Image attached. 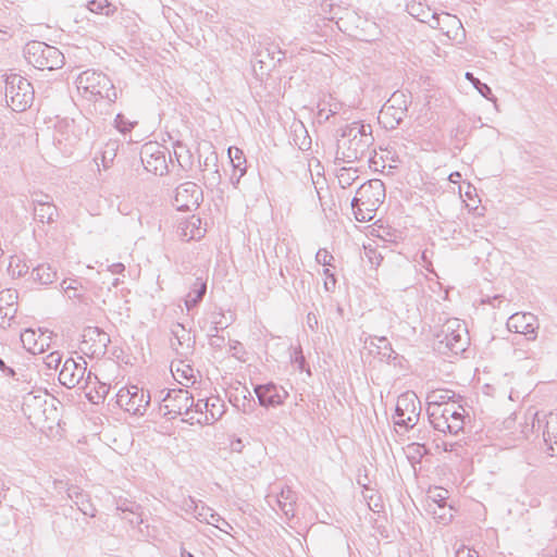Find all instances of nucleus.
I'll return each mask as SVG.
<instances>
[{
  "label": "nucleus",
  "instance_id": "obj_37",
  "mask_svg": "<svg viewBox=\"0 0 557 557\" xmlns=\"http://www.w3.org/2000/svg\"><path fill=\"white\" fill-rule=\"evenodd\" d=\"M290 360L294 364L297 366V369L301 372L306 371L308 374L310 373V368L306 361L302 349L300 346L294 349V352L290 356Z\"/></svg>",
  "mask_w": 557,
  "mask_h": 557
},
{
  "label": "nucleus",
  "instance_id": "obj_30",
  "mask_svg": "<svg viewBox=\"0 0 557 557\" xmlns=\"http://www.w3.org/2000/svg\"><path fill=\"white\" fill-rule=\"evenodd\" d=\"M34 215L41 223H52L58 216V208L53 203L34 207Z\"/></svg>",
  "mask_w": 557,
  "mask_h": 557
},
{
  "label": "nucleus",
  "instance_id": "obj_21",
  "mask_svg": "<svg viewBox=\"0 0 557 557\" xmlns=\"http://www.w3.org/2000/svg\"><path fill=\"white\" fill-rule=\"evenodd\" d=\"M67 497L74 503L77 509L85 516L96 517L97 509L92 505L90 497L78 486L67 488Z\"/></svg>",
  "mask_w": 557,
  "mask_h": 557
},
{
  "label": "nucleus",
  "instance_id": "obj_49",
  "mask_svg": "<svg viewBox=\"0 0 557 557\" xmlns=\"http://www.w3.org/2000/svg\"><path fill=\"white\" fill-rule=\"evenodd\" d=\"M333 259V256L326 249H319L315 255L317 262L323 265H331Z\"/></svg>",
  "mask_w": 557,
  "mask_h": 557
},
{
  "label": "nucleus",
  "instance_id": "obj_17",
  "mask_svg": "<svg viewBox=\"0 0 557 557\" xmlns=\"http://www.w3.org/2000/svg\"><path fill=\"white\" fill-rule=\"evenodd\" d=\"M193 410L197 413H205L203 423L209 424L219 420L224 413V404L219 397H209L207 399H199L194 401ZM198 423H202L200 419Z\"/></svg>",
  "mask_w": 557,
  "mask_h": 557
},
{
  "label": "nucleus",
  "instance_id": "obj_47",
  "mask_svg": "<svg viewBox=\"0 0 557 557\" xmlns=\"http://www.w3.org/2000/svg\"><path fill=\"white\" fill-rule=\"evenodd\" d=\"M382 203L380 202H376V201H371V200H364V199H360L358 200V206H363L364 210H369L368 212L370 213V215H372V219L375 216V212L377 210V208L381 206ZM356 205H351V207H356Z\"/></svg>",
  "mask_w": 557,
  "mask_h": 557
},
{
  "label": "nucleus",
  "instance_id": "obj_26",
  "mask_svg": "<svg viewBox=\"0 0 557 557\" xmlns=\"http://www.w3.org/2000/svg\"><path fill=\"white\" fill-rule=\"evenodd\" d=\"M227 152L231 163L234 168L232 183L233 185H237L239 183L240 177L244 176L246 173V158L244 156L243 150L237 147H230Z\"/></svg>",
  "mask_w": 557,
  "mask_h": 557
},
{
  "label": "nucleus",
  "instance_id": "obj_6",
  "mask_svg": "<svg viewBox=\"0 0 557 557\" xmlns=\"http://www.w3.org/2000/svg\"><path fill=\"white\" fill-rule=\"evenodd\" d=\"M421 403L414 392L401 394L396 403L394 424L405 432L412 430L419 421Z\"/></svg>",
  "mask_w": 557,
  "mask_h": 557
},
{
  "label": "nucleus",
  "instance_id": "obj_9",
  "mask_svg": "<svg viewBox=\"0 0 557 557\" xmlns=\"http://www.w3.org/2000/svg\"><path fill=\"white\" fill-rule=\"evenodd\" d=\"M166 154L171 157L166 148L150 143L143 147L140 158L148 172L156 175H164L169 172ZM170 162H173L172 158H170Z\"/></svg>",
  "mask_w": 557,
  "mask_h": 557
},
{
  "label": "nucleus",
  "instance_id": "obj_15",
  "mask_svg": "<svg viewBox=\"0 0 557 557\" xmlns=\"http://www.w3.org/2000/svg\"><path fill=\"white\" fill-rule=\"evenodd\" d=\"M507 329L510 332L524 334L528 339H535L537 335V318L530 312H516L507 320Z\"/></svg>",
  "mask_w": 557,
  "mask_h": 557
},
{
  "label": "nucleus",
  "instance_id": "obj_12",
  "mask_svg": "<svg viewBox=\"0 0 557 557\" xmlns=\"http://www.w3.org/2000/svg\"><path fill=\"white\" fill-rule=\"evenodd\" d=\"M203 200L201 188L194 182H186L176 187L173 205L180 211L196 210Z\"/></svg>",
  "mask_w": 557,
  "mask_h": 557
},
{
  "label": "nucleus",
  "instance_id": "obj_54",
  "mask_svg": "<svg viewBox=\"0 0 557 557\" xmlns=\"http://www.w3.org/2000/svg\"><path fill=\"white\" fill-rule=\"evenodd\" d=\"M376 338H377V341L380 343V345H377V348L379 349H384V350H389L388 357H391V355L394 354V350H393L392 345L388 342V339L385 336L376 337ZM383 355L387 356L386 352H384Z\"/></svg>",
  "mask_w": 557,
  "mask_h": 557
},
{
  "label": "nucleus",
  "instance_id": "obj_2",
  "mask_svg": "<svg viewBox=\"0 0 557 557\" xmlns=\"http://www.w3.org/2000/svg\"><path fill=\"white\" fill-rule=\"evenodd\" d=\"M76 84L78 90H83L85 97L89 100L107 99L109 102H114L117 99L116 88L102 72L84 71L77 76Z\"/></svg>",
  "mask_w": 557,
  "mask_h": 557
},
{
  "label": "nucleus",
  "instance_id": "obj_42",
  "mask_svg": "<svg viewBox=\"0 0 557 557\" xmlns=\"http://www.w3.org/2000/svg\"><path fill=\"white\" fill-rule=\"evenodd\" d=\"M172 334L173 336L176 338L178 345H184V343L186 342H189L190 341V336H189V333L186 331V329L184 327L183 324L181 323H177L173 329H172Z\"/></svg>",
  "mask_w": 557,
  "mask_h": 557
},
{
  "label": "nucleus",
  "instance_id": "obj_39",
  "mask_svg": "<svg viewBox=\"0 0 557 557\" xmlns=\"http://www.w3.org/2000/svg\"><path fill=\"white\" fill-rule=\"evenodd\" d=\"M207 511H210V519L206 517L205 521L219 528L221 531L228 533L226 528L232 529L231 524L225 519H223L219 513L214 512L212 509H207Z\"/></svg>",
  "mask_w": 557,
  "mask_h": 557
},
{
  "label": "nucleus",
  "instance_id": "obj_57",
  "mask_svg": "<svg viewBox=\"0 0 557 557\" xmlns=\"http://www.w3.org/2000/svg\"><path fill=\"white\" fill-rule=\"evenodd\" d=\"M409 448H411L420 457H423L425 454L429 453V448L424 444L413 443L409 446Z\"/></svg>",
  "mask_w": 557,
  "mask_h": 557
},
{
  "label": "nucleus",
  "instance_id": "obj_32",
  "mask_svg": "<svg viewBox=\"0 0 557 557\" xmlns=\"http://www.w3.org/2000/svg\"><path fill=\"white\" fill-rule=\"evenodd\" d=\"M466 78L473 85V87L479 91V94L487 100L496 102V98L494 97L491 87L482 83L478 77H475L472 73L467 72Z\"/></svg>",
  "mask_w": 557,
  "mask_h": 557
},
{
  "label": "nucleus",
  "instance_id": "obj_48",
  "mask_svg": "<svg viewBox=\"0 0 557 557\" xmlns=\"http://www.w3.org/2000/svg\"><path fill=\"white\" fill-rule=\"evenodd\" d=\"M382 203L380 202H376V201H371V200H364V199H360L358 200V206H363L364 210H369L368 212L370 213V215H372V219L375 216V212L377 210V208L381 206ZM356 205H351V207H356Z\"/></svg>",
  "mask_w": 557,
  "mask_h": 557
},
{
  "label": "nucleus",
  "instance_id": "obj_41",
  "mask_svg": "<svg viewBox=\"0 0 557 557\" xmlns=\"http://www.w3.org/2000/svg\"><path fill=\"white\" fill-rule=\"evenodd\" d=\"M115 127L122 134H126L133 129L136 122H132L126 119L122 113H119L114 120Z\"/></svg>",
  "mask_w": 557,
  "mask_h": 557
},
{
  "label": "nucleus",
  "instance_id": "obj_63",
  "mask_svg": "<svg viewBox=\"0 0 557 557\" xmlns=\"http://www.w3.org/2000/svg\"><path fill=\"white\" fill-rule=\"evenodd\" d=\"M193 368L190 366H185L184 369H182V376L188 381L193 380L191 382H195V377L193 374Z\"/></svg>",
  "mask_w": 557,
  "mask_h": 557
},
{
  "label": "nucleus",
  "instance_id": "obj_56",
  "mask_svg": "<svg viewBox=\"0 0 557 557\" xmlns=\"http://www.w3.org/2000/svg\"><path fill=\"white\" fill-rule=\"evenodd\" d=\"M128 515L131 517L125 516L123 518L127 519L131 525L138 527V525H140L144 522V520L141 518L140 510H138L137 513H128Z\"/></svg>",
  "mask_w": 557,
  "mask_h": 557
},
{
  "label": "nucleus",
  "instance_id": "obj_51",
  "mask_svg": "<svg viewBox=\"0 0 557 557\" xmlns=\"http://www.w3.org/2000/svg\"><path fill=\"white\" fill-rule=\"evenodd\" d=\"M324 274L326 275V281L324 282V287L326 290H333L335 288L336 278L334 273L331 272L329 268L324 270Z\"/></svg>",
  "mask_w": 557,
  "mask_h": 557
},
{
  "label": "nucleus",
  "instance_id": "obj_52",
  "mask_svg": "<svg viewBox=\"0 0 557 557\" xmlns=\"http://www.w3.org/2000/svg\"><path fill=\"white\" fill-rule=\"evenodd\" d=\"M444 494H447V491L444 490V491H441L440 493H437L436 495L432 496V499L433 502L437 505V507L440 509H445L446 507V499H447V496L444 495Z\"/></svg>",
  "mask_w": 557,
  "mask_h": 557
},
{
  "label": "nucleus",
  "instance_id": "obj_19",
  "mask_svg": "<svg viewBox=\"0 0 557 557\" xmlns=\"http://www.w3.org/2000/svg\"><path fill=\"white\" fill-rule=\"evenodd\" d=\"M407 12L422 23H429L432 28H440V15L431 12L429 5L420 0H411L406 5Z\"/></svg>",
  "mask_w": 557,
  "mask_h": 557
},
{
  "label": "nucleus",
  "instance_id": "obj_11",
  "mask_svg": "<svg viewBox=\"0 0 557 557\" xmlns=\"http://www.w3.org/2000/svg\"><path fill=\"white\" fill-rule=\"evenodd\" d=\"M111 343L109 334L98 326H87L82 334L81 350L86 355L102 356Z\"/></svg>",
  "mask_w": 557,
  "mask_h": 557
},
{
  "label": "nucleus",
  "instance_id": "obj_10",
  "mask_svg": "<svg viewBox=\"0 0 557 557\" xmlns=\"http://www.w3.org/2000/svg\"><path fill=\"white\" fill-rule=\"evenodd\" d=\"M411 103V96H407L403 91H395L391 98L386 101L381 110V114L384 119L391 117L387 122L391 128L398 126L403 120L407 116L408 107Z\"/></svg>",
  "mask_w": 557,
  "mask_h": 557
},
{
  "label": "nucleus",
  "instance_id": "obj_35",
  "mask_svg": "<svg viewBox=\"0 0 557 557\" xmlns=\"http://www.w3.org/2000/svg\"><path fill=\"white\" fill-rule=\"evenodd\" d=\"M117 148V141H109L106 144L101 152V162L104 169L111 166L114 158L116 157Z\"/></svg>",
  "mask_w": 557,
  "mask_h": 557
},
{
  "label": "nucleus",
  "instance_id": "obj_38",
  "mask_svg": "<svg viewBox=\"0 0 557 557\" xmlns=\"http://www.w3.org/2000/svg\"><path fill=\"white\" fill-rule=\"evenodd\" d=\"M363 498L367 502L369 508L373 511H379L380 508H382V502L381 497L373 493V491L369 487H364V491L362 492Z\"/></svg>",
  "mask_w": 557,
  "mask_h": 557
},
{
  "label": "nucleus",
  "instance_id": "obj_4",
  "mask_svg": "<svg viewBox=\"0 0 557 557\" xmlns=\"http://www.w3.org/2000/svg\"><path fill=\"white\" fill-rule=\"evenodd\" d=\"M35 90L28 79L20 74L5 76V98L8 106L16 112H23L34 101Z\"/></svg>",
  "mask_w": 557,
  "mask_h": 557
},
{
  "label": "nucleus",
  "instance_id": "obj_43",
  "mask_svg": "<svg viewBox=\"0 0 557 557\" xmlns=\"http://www.w3.org/2000/svg\"><path fill=\"white\" fill-rule=\"evenodd\" d=\"M62 361V355L59 351H52L45 358V364L49 369L57 370Z\"/></svg>",
  "mask_w": 557,
  "mask_h": 557
},
{
  "label": "nucleus",
  "instance_id": "obj_50",
  "mask_svg": "<svg viewBox=\"0 0 557 557\" xmlns=\"http://www.w3.org/2000/svg\"><path fill=\"white\" fill-rule=\"evenodd\" d=\"M224 337L220 336L219 334H209V345L212 348L221 349L224 345Z\"/></svg>",
  "mask_w": 557,
  "mask_h": 557
},
{
  "label": "nucleus",
  "instance_id": "obj_31",
  "mask_svg": "<svg viewBox=\"0 0 557 557\" xmlns=\"http://www.w3.org/2000/svg\"><path fill=\"white\" fill-rule=\"evenodd\" d=\"M358 170L356 168H341L336 173V178L341 188L350 187L358 178Z\"/></svg>",
  "mask_w": 557,
  "mask_h": 557
},
{
  "label": "nucleus",
  "instance_id": "obj_24",
  "mask_svg": "<svg viewBox=\"0 0 557 557\" xmlns=\"http://www.w3.org/2000/svg\"><path fill=\"white\" fill-rule=\"evenodd\" d=\"M296 500V493L289 486L283 487L281 492L275 496V502L278 508L284 512L286 517L295 516Z\"/></svg>",
  "mask_w": 557,
  "mask_h": 557
},
{
  "label": "nucleus",
  "instance_id": "obj_33",
  "mask_svg": "<svg viewBox=\"0 0 557 557\" xmlns=\"http://www.w3.org/2000/svg\"><path fill=\"white\" fill-rule=\"evenodd\" d=\"M318 115L320 117H324L325 121L330 119V116H333L338 113V111L342 109V103L338 101H322L318 104Z\"/></svg>",
  "mask_w": 557,
  "mask_h": 557
},
{
  "label": "nucleus",
  "instance_id": "obj_36",
  "mask_svg": "<svg viewBox=\"0 0 557 557\" xmlns=\"http://www.w3.org/2000/svg\"><path fill=\"white\" fill-rule=\"evenodd\" d=\"M115 505L116 510L121 511L122 513H137V511L141 509L140 505L122 497L115 500Z\"/></svg>",
  "mask_w": 557,
  "mask_h": 557
},
{
  "label": "nucleus",
  "instance_id": "obj_40",
  "mask_svg": "<svg viewBox=\"0 0 557 557\" xmlns=\"http://www.w3.org/2000/svg\"><path fill=\"white\" fill-rule=\"evenodd\" d=\"M77 285L78 282L76 280H70V282H67V280H63V282L61 283V287L64 290V294L70 299L81 298L82 295L78 293Z\"/></svg>",
  "mask_w": 557,
  "mask_h": 557
},
{
  "label": "nucleus",
  "instance_id": "obj_18",
  "mask_svg": "<svg viewBox=\"0 0 557 557\" xmlns=\"http://www.w3.org/2000/svg\"><path fill=\"white\" fill-rule=\"evenodd\" d=\"M371 200L383 203L385 199V185L379 180H370L363 183L356 191L355 197L351 199L350 205L358 203V200Z\"/></svg>",
  "mask_w": 557,
  "mask_h": 557
},
{
  "label": "nucleus",
  "instance_id": "obj_14",
  "mask_svg": "<svg viewBox=\"0 0 557 557\" xmlns=\"http://www.w3.org/2000/svg\"><path fill=\"white\" fill-rule=\"evenodd\" d=\"M253 392L258 398L259 405L264 408L281 406L288 397L286 389L273 382L257 384Z\"/></svg>",
  "mask_w": 557,
  "mask_h": 557
},
{
  "label": "nucleus",
  "instance_id": "obj_1",
  "mask_svg": "<svg viewBox=\"0 0 557 557\" xmlns=\"http://www.w3.org/2000/svg\"><path fill=\"white\" fill-rule=\"evenodd\" d=\"M335 163H351L362 160L370 152L374 143L370 124L354 122L338 129Z\"/></svg>",
  "mask_w": 557,
  "mask_h": 557
},
{
  "label": "nucleus",
  "instance_id": "obj_8",
  "mask_svg": "<svg viewBox=\"0 0 557 557\" xmlns=\"http://www.w3.org/2000/svg\"><path fill=\"white\" fill-rule=\"evenodd\" d=\"M116 403L125 411L143 416L150 404V394L136 385L123 387L116 394Z\"/></svg>",
  "mask_w": 557,
  "mask_h": 557
},
{
  "label": "nucleus",
  "instance_id": "obj_45",
  "mask_svg": "<svg viewBox=\"0 0 557 557\" xmlns=\"http://www.w3.org/2000/svg\"><path fill=\"white\" fill-rule=\"evenodd\" d=\"M351 209L354 211L355 219L358 222H369L372 220V215L368 212L369 210H364L363 206L357 205L356 207H351Z\"/></svg>",
  "mask_w": 557,
  "mask_h": 557
},
{
  "label": "nucleus",
  "instance_id": "obj_16",
  "mask_svg": "<svg viewBox=\"0 0 557 557\" xmlns=\"http://www.w3.org/2000/svg\"><path fill=\"white\" fill-rule=\"evenodd\" d=\"M285 58L278 45L274 42L261 44L255 52V61L260 64V69L272 70Z\"/></svg>",
  "mask_w": 557,
  "mask_h": 557
},
{
  "label": "nucleus",
  "instance_id": "obj_20",
  "mask_svg": "<svg viewBox=\"0 0 557 557\" xmlns=\"http://www.w3.org/2000/svg\"><path fill=\"white\" fill-rule=\"evenodd\" d=\"M462 405L458 401L453 404H447L442 408H435L432 412L428 413L429 421L433 425L436 431H443L445 428H449V423H447L451 417L460 409Z\"/></svg>",
  "mask_w": 557,
  "mask_h": 557
},
{
  "label": "nucleus",
  "instance_id": "obj_22",
  "mask_svg": "<svg viewBox=\"0 0 557 557\" xmlns=\"http://www.w3.org/2000/svg\"><path fill=\"white\" fill-rule=\"evenodd\" d=\"M456 397L461 398L459 395H457L455 392L450 389L431 391L426 395V412L430 413L433 411V409L435 410V408H442L444 406H447V404L456 403Z\"/></svg>",
  "mask_w": 557,
  "mask_h": 557
},
{
  "label": "nucleus",
  "instance_id": "obj_44",
  "mask_svg": "<svg viewBox=\"0 0 557 557\" xmlns=\"http://www.w3.org/2000/svg\"><path fill=\"white\" fill-rule=\"evenodd\" d=\"M32 201L35 207L52 205V198L48 194L44 193H34L32 195Z\"/></svg>",
  "mask_w": 557,
  "mask_h": 557
},
{
  "label": "nucleus",
  "instance_id": "obj_62",
  "mask_svg": "<svg viewBox=\"0 0 557 557\" xmlns=\"http://www.w3.org/2000/svg\"><path fill=\"white\" fill-rule=\"evenodd\" d=\"M108 270L113 274H121L125 270V265L121 262L112 263L108 267Z\"/></svg>",
  "mask_w": 557,
  "mask_h": 557
},
{
  "label": "nucleus",
  "instance_id": "obj_28",
  "mask_svg": "<svg viewBox=\"0 0 557 557\" xmlns=\"http://www.w3.org/2000/svg\"><path fill=\"white\" fill-rule=\"evenodd\" d=\"M21 342L23 347L33 355L41 354L45 351L44 342H38L36 332L32 329H26L21 333Z\"/></svg>",
  "mask_w": 557,
  "mask_h": 557
},
{
  "label": "nucleus",
  "instance_id": "obj_29",
  "mask_svg": "<svg viewBox=\"0 0 557 557\" xmlns=\"http://www.w3.org/2000/svg\"><path fill=\"white\" fill-rule=\"evenodd\" d=\"M466 418H469V414L461 406L460 409L447 422L449 423V428H445V430H443L442 432L457 435L459 432L463 431Z\"/></svg>",
  "mask_w": 557,
  "mask_h": 557
},
{
  "label": "nucleus",
  "instance_id": "obj_64",
  "mask_svg": "<svg viewBox=\"0 0 557 557\" xmlns=\"http://www.w3.org/2000/svg\"><path fill=\"white\" fill-rule=\"evenodd\" d=\"M0 371H2L8 376L15 375V371L12 368L8 367L1 358H0Z\"/></svg>",
  "mask_w": 557,
  "mask_h": 557
},
{
  "label": "nucleus",
  "instance_id": "obj_60",
  "mask_svg": "<svg viewBox=\"0 0 557 557\" xmlns=\"http://www.w3.org/2000/svg\"><path fill=\"white\" fill-rule=\"evenodd\" d=\"M92 379L98 381V377L96 374H94L90 371L89 372L86 371L85 379H84L83 383L78 386L83 389L87 388L88 385L91 383Z\"/></svg>",
  "mask_w": 557,
  "mask_h": 557
},
{
  "label": "nucleus",
  "instance_id": "obj_53",
  "mask_svg": "<svg viewBox=\"0 0 557 557\" xmlns=\"http://www.w3.org/2000/svg\"><path fill=\"white\" fill-rule=\"evenodd\" d=\"M10 269L12 270V274L16 276H23L28 271V267L25 263L18 262L15 267H13L12 262L10 263Z\"/></svg>",
  "mask_w": 557,
  "mask_h": 557
},
{
  "label": "nucleus",
  "instance_id": "obj_23",
  "mask_svg": "<svg viewBox=\"0 0 557 557\" xmlns=\"http://www.w3.org/2000/svg\"><path fill=\"white\" fill-rule=\"evenodd\" d=\"M543 436L548 454L555 456L557 454V413L548 414Z\"/></svg>",
  "mask_w": 557,
  "mask_h": 557
},
{
  "label": "nucleus",
  "instance_id": "obj_25",
  "mask_svg": "<svg viewBox=\"0 0 557 557\" xmlns=\"http://www.w3.org/2000/svg\"><path fill=\"white\" fill-rule=\"evenodd\" d=\"M207 293V282L202 277H197L190 286V290L185 298L187 310L197 307Z\"/></svg>",
  "mask_w": 557,
  "mask_h": 557
},
{
  "label": "nucleus",
  "instance_id": "obj_27",
  "mask_svg": "<svg viewBox=\"0 0 557 557\" xmlns=\"http://www.w3.org/2000/svg\"><path fill=\"white\" fill-rule=\"evenodd\" d=\"M32 276L34 281L48 285L57 280V271L49 263L38 264L33 269Z\"/></svg>",
  "mask_w": 557,
  "mask_h": 557
},
{
  "label": "nucleus",
  "instance_id": "obj_55",
  "mask_svg": "<svg viewBox=\"0 0 557 557\" xmlns=\"http://www.w3.org/2000/svg\"><path fill=\"white\" fill-rule=\"evenodd\" d=\"M245 444L240 437H234L231 440L230 448L234 453H242Z\"/></svg>",
  "mask_w": 557,
  "mask_h": 557
},
{
  "label": "nucleus",
  "instance_id": "obj_59",
  "mask_svg": "<svg viewBox=\"0 0 557 557\" xmlns=\"http://www.w3.org/2000/svg\"><path fill=\"white\" fill-rule=\"evenodd\" d=\"M307 325L311 331H315L318 327V319L314 313L309 312L307 314Z\"/></svg>",
  "mask_w": 557,
  "mask_h": 557
},
{
  "label": "nucleus",
  "instance_id": "obj_13",
  "mask_svg": "<svg viewBox=\"0 0 557 557\" xmlns=\"http://www.w3.org/2000/svg\"><path fill=\"white\" fill-rule=\"evenodd\" d=\"M87 362L83 357L77 360L67 358L59 373V382L66 388L81 385L85 379Z\"/></svg>",
  "mask_w": 557,
  "mask_h": 557
},
{
  "label": "nucleus",
  "instance_id": "obj_46",
  "mask_svg": "<svg viewBox=\"0 0 557 557\" xmlns=\"http://www.w3.org/2000/svg\"><path fill=\"white\" fill-rule=\"evenodd\" d=\"M230 351H231L232 356L235 357L236 359H238L240 361H245L243 356L246 354V351L240 342L232 341L230 344Z\"/></svg>",
  "mask_w": 557,
  "mask_h": 557
},
{
  "label": "nucleus",
  "instance_id": "obj_5",
  "mask_svg": "<svg viewBox=\"0 0 557 557\" xmlns=\"http://www.w3.org/2000/svg\"><path fill=\"white\" fill-rule=\"evenodd\" d=\"M438 350L447 349L451 354L463 352L469 345L468 331L458 319L447 320L436 333Z\"/></svg>",
  "mask_w": 557,
  "mask_h": 557
},
{
  "label": "nucleus",
  "instance_id": "obj_34",
  "mask_svg": "<svg viewBox=\"0 0 557 557\" xmlns=\"http://www.w3.org/2000/svg\"><path fill=\"white\" fill-rule=\"evenodd\" d=\"M87 8L92 13L104 14L107 16L113 14L115 10L108 0H90Z\"/></svg>",
  "mask_w": 557,
  "mask_h": 557
},
{
  "label": "nucleus",
  "instance_id": "obj_58",
  "mask_svg": "<svg viewBox=\"0 0 557 557\" xmlns=\"http://www.w3.org/2000/svg\"><path fill=\"white\" fill-rule=\"evenodd\" d=\"M218 157L214 152H211L209 157H207L203 161V163L200 164L202 171H206L210 164L212 163L213 166L216 165Z\"/></svg>",
  "mask_w": 557,
  "mask_h": 557
},
{
  "label": "nucleus",
  "instance_id": "obj_61",
  "mask_svg": "<svg viewBox=\"0 0 557 557\" xmlns=\"http://www.w3.org/2000/svg\"><path fill=\"white\" fill-rule=\"evenodd\" d=\"M224 318H225L224 313L220 312L218 314V319H214L212 321V324L219 326L220 330L226 329L230 325V323L228 322H223Z\"/></svg>",
  "mask_w": 557,
  "mask_h": 557
},
{
  "label": "nucleus",
  "instance_id": "obj_7",
  "mask_svg": "<svg viewBox=\"0 0 557 557\" xmlns=\"http://www.w3.org/2000/svg\"><path fill=\"white\" fill-rule=\"evenodd\" d=\"M194 397L184 388L170 389L159 405L160 413L169 420L193 410Z\"/></svg>",
  "mask_w": 557,
  "mask_h": 557
},
{
  "label": "nucleus",
  "instance_id": "obj_3",
  "mask_svg": "<svg viewBox=\"0 0 557 557\" xmlns=\"http://www.w3.org/2000/svg\"><path fill=\"white\" fill-rule=\"evenodd\" d=\"M24 58L38 70L53 71L64 65L63 53L46 42L32 40L24 47Z\"/></svg>",
  "mask_w": 557,
  "mask_h": 557
}]
</instances>
